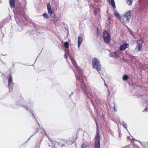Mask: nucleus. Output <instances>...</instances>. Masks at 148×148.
Returning a JSON list of instances; mask_svg holds the SVG:
<instances>
[{
    "instance_id": "1",
    "label": "nucleus",
    "mask_w": 148,
    "mask_h": 148,
    "mask_svg": "<svg viewBox=\"0 0 148 148\" xmlns=\"http://www.w3.org/2000/svg\"><path fill=\"white\" fill-rule=\"evenodd\" d=\"M79 77V79L77 80V88H80L82 90L84 95L86 97V102L88 103L89 102L91 103L95 108V110H96V107L95 106L93 103L92 101L91 98H95L96 100H97L98 102L100 103V100L97 98L98 94V92L97 90L96 89H93L90 90V88L88 86L85 84L84 82V77ZM90 90L91 89H90Z\"/></svg>"
},
{
    "instance_id": "2",
    "label": "nucleus",
    "mask_w": 148,
    "mask_h": 148,
    "mask_svg": "<svg viewBox=\"0 0 148 148\" xmlns=\"http://www.w3.org/2000/svg\"><path fill=\"white\" fill-rule=\"evenodd\" d=\"M15 18L17 23H20L22 25H26L28 21L25 16L24 9L20 5L16 6Z\"/></svg>"
},
{
    "instance_id": "3",
    "label": "nucleus",
    "mask_w": 148,
    "mask_h": 148,
    "mask_svg": "<svg viewBox=\"0 0 148 148\" xmlns=\"http://www.w3.org/2000/svg\"><path fill=\"white\" fill-rule=\"evenodd\" d=\"M66 53L69 56L70 58L71 61L73 65L76 68L77 70L75 72V74L76 78V83H77V80H79V77H84V78H86V77L84 76L82 74V72L78 68V66L77 64V63L73 58L69 54V51L68 49L66 50Z\"/></svg>"
},
{
    "instance_id": "4",
    "label": "nucleus",
    "mask_w": 148,
    "mask_h": 148,
    "mask_svg": "<svg viewBox=\"0 0 148 148\" xmlns=\"http://www.w3.org/2000/svg\"><path fill=\"white\" fill-rule=\"evenodd\" d=\"M16 106L17 107H13L14 108H17L19 107L18 106H21L23 107L26 110L30 112L32 114L34 117L35 119L37 121L38 125L40 126V125L38 121H37V119L35 118V116H34V114L33 113V112H31V110L28 108L27 106L26 105L25 101L23 98H20V100L17 102V104L16 105Z\"/></svg>"
},
{
    "instance_id": "5",
    "label": "nucleus",
    "mask_w": 148,
    "mask_h": 148,
    "mask_svg": "<svg viewBox=\"0 0 148 148\" xmlns=\"http://www.w3.org/2000/svg\"><path fill=\"white\" fill-rule=\"evenodd\" d=\"M92 64L93 68L95 69L97 71L101 70V66L100 61L98 59L95 58H92Z\"/></svg>"
},
{
    "instance_id": "6",
    "label": "nucleus",
    "mask_w": 148,
    "mask_h": 148,
    "mask_svg": "<svg viewBox=\"0 0 148 148\" xmlns=\"http://www.w3.org/2000/svg\"><path fill=\"white\" fill-rule=\"evenodd\" d=\"M131 11L128 10L125 14L123 15L121 17L120 20H122L124 23L128 22L131 18Z\"/></svg>"
},
{
    "instance_id": "7",
    "label": "nucleus",
    "mask_w": 148,
    "mask_h": 148,
    "mask_svg": "<svg viewBox=\"0 0 148 148\" xmlns=\"http://www.w3.org/2000/svg\"><path fill=\"white\" fill-rule=\"evenodd\" d=\"M100 138L99 136V132H97L95 136V148H100Z\"/></svg>"
},
{
    "instance_id": "8",
    "label": "nucleus",
    "mask_w": 148,
    "mask_h": 148,
    "mask_svg": "<svg viewBox=\"0 0 148 148\" xmlns=\"http://www.w3.org/2000/svg\"><path fill=\"white\" fill-rule=\"evenodd\" d=\"M103 37L104 40L106 43L110 42V34L107 31H105L103 32Z\"/></svg>"
},
{
    "instance_id": "9",
    "label": "nucleus",
    "mask_w": 148,
    "mask_h": 148,
    "mask_svg": "<svg viewBox=\"0 0 148 148\" xmlns=\"http://www.w3.org/2000/svg\"><path fill=\"white\" fill-rule=\"evenodd\" d=\"M14 83L12 82V78L11 75H10L8 79V87L10 92L12 91L13 89V86Z\"/></svg>"
},
{
    "instance_id": "10",
    "label": "nucleus",
    "mask_w": 148,
    "mask_h": 148,
    "mask_svg": "<svg viewBox=\"0 0 148 148\" xmlns=\"http://www.w3.org/2000/svg\"><path fill=\"white\" fill-rule=\"evenodd\" d=\"M128 44L127 43H125L120 46L119 49L121 50H125L126 48H128Z\"/></svg>"
},
{
    "instance_id": "11",
    "label": "nucleus",
    "mask_w": 148,
    "mask_h": 148,
    "mask_svg": "<svg viewBox=\"0 0 148 148\" xmlns=\"http://www.w3.org/2000/svg\"><path fill=\"white\" fill-rule=\"evenodd\" d=\"M47 7L48 12L50 14L54 12L51 9L49 3H48L47 4Z\"/></svg>"
},
{
    "instance_id": "12",
    "label": "nucleus",
    "mask_w": 148,
    "mask_h": 148,
    "mask_svg": "<svg viewBox=\"0 0 148 148\" xmlns=\"http://www.w3.org/2000/svg\"><path fill=\"white\" fill-rule=\"evenodd\" d=\"M10 2L11 7L14 8L15 6V0H10Z\"/></svg>"
},
{
    "instance_id": "13",
    "label": "nucleus",
    "mask_w": 148,
    "mask_h": 148,
    "mask_svg": "<svg viewBox=\"0 0 148 148\" xmlns=\"http://www.w3.org/2000/svg\"><path fill=\"white\" fill-rule=\"evenodd\" d=\"M82 40V38L79 36H78V48H79L80 45L81 44V42Z\"/></svg>"
},
{
    "instance_id": "14",
    "label": "nucleus",
    "mask_w": 148,
    "mask_h": 148,
    "mask_svg": "<svg viewBox=\"0 0 148 148\" xmlns=\"http://www.w3.org/2000/svg\"><path fill=\"white\" fill-rule=\"evenodd\" d=\"M114 15L115 17L119 20H120L121 16L117 12L116 10H115V12L114 13Z\"/></svg>"
},
{
    "instance_id": "15",
    "label": "nucleus",
    "mask_w": 148,
    "mask_h": 148,
    "mask_svg": "<svg viewBox=\"0 0 148 148\" xmlns=\"http://www.w3.org/2000/svg\"><path fill=\"white\" fill-rule=\"evenodd\" d=\"M64 45L65 47L67 49L69 47V43L67 41H66L64 43Z\"/></svg>"
},
{
    "instance_id": "16",
    "label": "nucleus",
    "mask_w": 148,
    "mask_h": 148,
    "mask_svg": "<svg viewBox=\"0 0 148 148\" xmlns=\"http://www.w3.org/2000/svg\"><path fill=\"white\" fill-rule=\"evenodd\" d=\"M50 16L51 17L53 18H56L57 17L56 14L54 12H53L51 14H50Z\"/></svg>"
},
{
    "instance_id": "17",
    "label": "nucleus",
    "mask_w": 148,
    "mask_h": 148,
    "mask_svg": "<svg viewBox=\"0 0 148 148\" xmlns=\"http://www.w3.org/2000/svg\"><path fill=\"white\" fill-rule=\"evenodd\" d=\"M127 3L128 5H131L132 3V0H126Z\"/></svg>"
},
{
    "instance_id": "18",
    "label": "nucleus",
    "mask_w": 148,
    "mask_h": 148,
    "mask_svg": "<svg viewBox=\"0 0 148 148\" xmlns=\"http://www.w3.org/2000/svg\"><path fill=\"white\" fill-rule=\"evenodd\" d=\"M143 42L142 40H139L137 42L138 46H142V44L143 43Z\"/></svg>"
},
{
    "instance_id": "19",
    "label": "nucleus",
    "mask_w": 148,
    "mask_h": 148,
    "mask_svg": "<svg viewBox=\"0 0 148 148\" xmlns=\"http://www.w3.org/2000/svg\"><path fill=\"white\" fill-rule=\"evenodd\" d=\"M42 16H43L45 19H47L48 18V16L46 13H44L43 14Z\"/></svg>"
},
{
    "instance_id": "20",
    "label": "nucleus",
    "mask_w": 148,
    "mask_h": 148,
    "mask_svg": "<svg viewBox=\"0 0 148 148\" xmlns=\"http://www.w3.org/2000/svg\"><path fill=\"white\" fill-rule=\"evenodd\" d=\"M128 78V76L127 75H124L123 76V79L124 81L127 80Z\"/></svg>"
},
{
    "instance_id": "21",
    "label": "nucleus",
    "mask_w": 148,
    "mask_h": 148,
    "mask_svg": "<svg viewBox=\"0 0 148 148\" xmlns=\"http://www.w3.org/2000/svg\"><path fill=\"white\" fill-rule=\"evenodd\" d=\"M81 148H90L87 145L84 144L81 145Z\"/></svg>"
},
{
    "instance_id": "22",
    "label": "nucleus",
    "mask_w": 148,
    "mask_h": 148,
    "mask_svg": "<svg viewBox=\"0 0 148 148\" xmlns=\"http://www.w3.org/2000/svg\"><path fill=\"white\" fill-rule=\"evenodd\" d=\"M38 129H37L36 130V132H35L34 133V134H32L30 137L29 138H28V139L27 140V141H28V140H29L30 138L32 137V136L33 135H34L36 133H37L38 131Z\"/></svg>"
},
{
    "instance_id": "23",
    "label": "nucleus",
    "mask_w": 148,
    "mask_h": 148,
    "mask_svg": "<svg viewBox=\"0 0 148 148\" xmlns=\"http://www.w3.org/2000/svg\"><path fill=\"white\" fill-rule=\"evenodd\" d=\"M123 126L128 131V130L127 129V125L126 124V123L124 124L123 125Z\"/></svg>"
},
{
    "instance_id": "24",
    "label": "nucleus",
    "mask_w": 148,
    "mask_h": 148,
    "mask_svg": "<svg viewBox=\"0 0 148 148\" xmlns=\"http://www.w3.org/2000/svg\"><path fill=\"white\" fill-rule=\"evenodd\" d=\"M138 51H140L142 48V46H138Z\"/></svg>"
},
{
    "instance_id": "25",
    "label": "nucleus",
    "mask_w": 148,
    "mask_h": 148,
    "mask_svg": "<svg viewBox=\"0 0 148 148\" xmlns=\"http://www.w3.org/2000/svg\"><path fill=\"white\" fill-rule=\"evenodd\" d=\"M143 112H148V108H145L143 111Z\"/></svg>"
},
{
    "instance_id": "26",
    "label": "nucleus",
    "mask_w": 148,
    "mask_h": 148,
    "mask_svg": "<svg viewBox=\"0 0 148 148\" xmlns=\"http://www.w3.org/2000/svg\"><path fill=\"white\" fill-rule=\"evenodd\" d=\"M125 123H126L124 121H122L121 122H120V124L121 125H123L125 124Z\"/></svg>"
},
{
    "instance_id": "27",
    "label": "nucleus",
    "mask_w": 148,
    "mask_h": 148,
    "mask_svg": "<svg viewBox=\"0 0 148 148\" xmlns=\"http://www.w3.org/2000/svg\"><path fill=\"white\" fill-rule=\"evenodd\" d=\"M64 58L66 59H67L68 58L67 56V55H66V53H65L64 55Z\"/></svg>"
},
{
    "instance_id": "28",
    "label": "nucleus",
    "mask_w": 148,
    "mask_h": 148,
    "mask_svg": "<svg viewBox=\"0 0 148 148\" xmlns=\"http://www.w3.org/2000/svg\"><path fill=\"white\" fill-rule=\"evenodd\" d=\"M113 104L114 105V111L116 112V110L115 108V103H114Z\"/></svg>"
},
{
    "instance_id": "29",
    "label": "nucleus",
    "mask_w": 148,
    "mask_h": 148,
    "mask_svg": "<svg viewBox=\"0 0 148 148\" xmlns=\"http://www.w3.org/2000/svg\"><path fill=\"white\" fill-rule=\"evenodd\" d=\"M44 134H45L47 137L48 139L49 140L50 138L48 137V135H47V133H46V132L44 133Z\"/></svg>"
},
{
    "instance_id": "30",
    "label": "nucleus",
    "mask_w": 148,
    "mask_h": 148,
    "mask_svg": "<svg viewBox=\"0 0 148 148\" xmlns=\"http://www.w3.org/2000/svg\"><path fill=\"white\" fill-rule=\"evenodd\" d=\"M108 95H110V91L109 90H108Z\"/></svg>"
},
{
    "instance_id": "31",
    "label": "nucleus",
    "mask_w": 148,
    "mask_h": 148,
    "mask_svg": "<svg viewBox=\"0 0 148 148\" xmlns=\"http://www.w3.org/2000/svg\"><path fill=\"white\" fill-rule=\"evenodd\" d=\"M42 130H43L44 133L46 132L45 130L43 128H42Z\"/></svg>"
},
{
    "instance_id": "32",
    "label": "nucleus",
    "mask_w": 148,
    "mask_h": 148,
    "mask_svg": "<svg viewBox=\"0 0 148 148\" xmlns=\"http://www.w3.org/2000/svg\"><path fill=\"white\" fill-rule=\"evenodd\" d=\"M95 123H96V125L97 126L98 124H97V123L96 121H95Z\"/></svg>"
},
{
    "instance_id": "33",
    "label": "nucleus",
    "mask_w": 148,
    "mask_h": 148,
    "mask_svg": "<svg viewBox=\"0 0 148 148\" xmlns=\"http://www.w3.org/2000/svg\"><path fill=\"white\" fill-rule=\"evenodd\" d=\"M134 140H135V141H138L140 143H141V142L139 141H138V140H136L135 139H134Z\"/></svg>"
},
{
    "instance_id": "34",
    "label": "nucleus",
    "mask_w": 148,
    "mask_h": 148,
    "mask_svg": "<svg viewBox=\"0 0 148 148\" xmlns=\"http://www.w3.org/2000/svg\"><path fill=\"white\" fill-rule=\"evenodd\" d=\"M30 103L31 104V105H32V104L33 103V102H31V103Z\"/></svg>"
},
{
    "instance_id": "35",
    "label": "nucleus",
    "mask_w": 148,
    "mask_h": 148,
    "mask_svg": "<svg viewBox=\"0 0 148 148\" xmlns=\"http://www.w3.org/2000/svg\"><path fill=\"white\" fill-rule=\"evenodd\" d=\"M53 147V148H56L55 145H54Z\"/></svg>"
},
{
    "instance_id": "36",
    "label": "nucleus",
    "mask_w": 148,
    "mask_h": 148,
    "mask_svg": "<svg viewBox=\"0 0 148 148\" xmlns=\"http://www.w3.org/2000/svg\"><path fill=\"white\" fill-rule=\"evenodd\" d=\"M104 85H105V86H106V84L105 83H104Z\"/></svg>"
},
{
    "instance_id": "37",
    "label": "nucleus",
    "mask_w": 148,
    "mask_h": 148,
    "mask_svg": "<svg viewBox=\"0 0 148 148\" xmlns=\"http://www.w3.org/2000/svg\"><path fill=\"white\" fill-rule=\"evenodd\" d=\"M95 11H94V13H95ZM95 14H96V13H95Z\"/></svg>"
},
{
    "instance_id": "38",
    "label": "nucleus",
    "mask_w": 148,
    "mask_h": 148,
    "mask_svg": "<svg viewBox=\"0 0 148 148\" xmlns=\"http://www.w3.org/2000/svg\"><path fill=\"white\" fill-rule=\"evenodd\" d=\"M14 14H15L16 12H14Z\"/></svg>"
},
{
    "instance_id": "39",
    "label": "nucleus",
    "mask_w": 148,
    "mask_h": 148,
    "mask_svg": "<svg viewBox=\"0 0 148 148\" xmlns=\"http://www.w3.org/2000/svg\"><path fill=\"white\" fill-rule=\"evenodd\" d=\"M129 138L128 137H127V138Z\"/></svg>"
},
{
    "instance_id": "40",
    "label": "nucleus",
    "mask_w": 148,
    "mask_h": 148,
    "mask_svg": "<svg viewBox=\"0 0 148 148\" xmlns=\"http://www.w3.org/2000/svg\"><path fill=\"white\" fill-rule=\"evenodd\" d=\"M73 93V92H72V93H71V94H72Z\"/></svg>"
},
{
    "instance_id": "41",
    "label": "nucleus",
    "mask_w": 148,
    "mask_h": 148,
    "mask_svg": "<svg viewBox=\"0 0 148 148\" xmlns=\"http://www.w3.org/2000/svg\"><path fill=\"white\" fill-rule=\"evenodd\" d=\"M145 100H146V101H147V99H145Z\"/></svg>"
},
{
    "instance_id": "42",
    "label": "nucleus",
    "mask_w": 148,
    "mask_h": 148,
    "mask_svg": "<svg viewBox=\"0 0 148 148\" xmlns=\"http://www.w3.org/2000/svg\"><path fill=\"white\" fill-rule=\"evenodd\" d=\"M5 55H3V56H5Z\"/></svg>"
}]
</instances>
